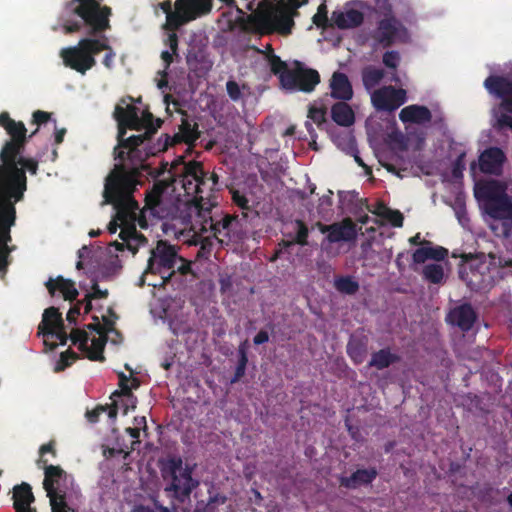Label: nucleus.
Returning <instances> with one entry per match:
<instances>
[{
	"label": "nucleus",
	"instance_id": "obj_1",
	"mask_svg": "<svg viewBox=\"0 0 512 512\" xmlns=\"http://www.w3.org/2000/svg\"><path fill=\"white\" fill-rule=\"evenodd\" d=\"M0 126L10 136L0 151V275L3 277L12 262L11 253L16 249L12 242L11 228L16 224V203L24 198L27 190L28 171L38 172L39 161L24 157L25 146L38 132L36 128L27 135L22 121L12 119L8 112L0 113Z\"/></svg>",
	"mask_w": 512,
	"mask_h": 512
},
{
	"label": "nucleus",
	"instance_id": "obj_2",
	"mask_svg": "<svg viewBox=\"0 0 512 512\" xmlns=\"http://www.w3.org/2000/svg\"><path fill=\"white\" fill-rule=\"evenodd\" d=\"M111 14V8L102 6L99 0H70L66 3L60 15L65 33L86 30L90 36L80 39L75 46L60 50L66 67L85 75L96 65L95 56L106 47L95 37L110 29Z\"/></svg>",
	"mask_w": 512,
	"mask_h": 512
},
{
	"label": "nucleus",
	"instance_id": "obj_3",
	"mask_svg": "<svg viewBox=\"0 0 512 512\" xmlns=\"http://www.w3.org/2000/svg\"><path fill=\"white\" fill-rule=\"evenodd\" d=\"M141 183L137 170H127L123 164H115L105 178L104 203L112 204L116 211L115 217L108 224L110 234L117 232L120 226L118 221L125 224L135 219L139 206L133 194Z\"/></svg>",
	"mask_w": 512,
	"mask_h": 512
},
{
	"label": "nucleus",
	"instance_id": "obj_4",
	"mask_svg": "<svg viewBox=\"0 0 512 512\" xmlns=\"http://www.w3.org/2000/svg\"><path fill=\"white\" fill-rule=\"evenodd\" d=\"M214 204L210 199L200 197L186 204L185 224L193 226V218L201 232H211L221 243L236 242L241 239V224L237 216L225 214L220 219L212 215Z\"/></svg>",
	"mask_w": 512,
	"mask_h": 512
},
{
	"label": "nucleus",
	"instance_id": "obj_5",
	"mask_svg": "<svg viewBox=\"0 0 512 512\" xmlns=\"http://www.w3.org/2000/svg\"><path fill=\"white\" fill-rule=\"evenodd\" d=\"M128 125L126 123H118L117 146L114 148V159L119 160L118 164L125 165L127 170L136 169L138 179L142 176V171L147 170L148 166L144 163L149 154L154 155L156 152L165 151L170 144V137L165 134V141L159 144L154 151H143L147 147L145 145V135H132L125 137Z\"/></svg>",
	"mask_w": 512,
	"mask_h": 512
},
{
	"label": "nucleus",
	"instance_id": "obj_6",
	"mask_svg": "<svg viewBox=\"0 0 512 512\" xmlns=\"http://www.w3.org/2000/svg\"><path fill=\"white\" fill-rule=\"evenodd\" d=\"M162 478L166 483L165 493L179 503L190 498L200 482L192 477L193 467L184 465L180 456L172 455L159 461Z\"/></svg>",
	"mask_w": 512,
	"mask_h": 512
},
{
	"label": "nucleus",
	"instance_id": "obj_7",
	"mask_svg": "<svg viewBox=\"0 0 512 512\" xmlns=\"http://www.w3.org/2000/svg\"><path fill=\"white\" fill-rule=\"evenodd\" d=\"M379 15L383 17L376 22V26L367 36L369 46L374 52L408 42V29L393 12L380 13Z\"/></svg>",
	"mask_w": 512,
	"mask_h": 512
},
{
	"label": "nucleus",
	"instance_id": "obj_8",
	"mask_svg": "<svg viewBox=\"0 0 512 512\" xmlns=\"http://www.w3.org/2000/svg\"><path fill=\"white\" fill-rule=\"evenodd\" d=\"M475 197L484 202L486 213L493 219L512 215V198L505 193L503 185L497 180L477 184Z\"/></svg>",
	"mask_w": 512,
	"mask_h": 512
},
{
	"label": "nucleus",
	"instance_id": "obj_9",
	"mask_svg": "<svg viewBox=\"0 0 512 512\" xmlns=\"http://www.w3.org/2000/svg\"><path fill=\"white\" fill-rule=\"evenodd\" d=\"M258 7L259 24L267 32L289 35L295 25L293 13L287 10L286 0H262Z\"/></svg>",
	"mask_w": 512,
	"mask_h": 512
},
{
	"label": "nucleus",
	"instance_id": "obj_10",
	"mask_svg": "<svg viewBox=\"0 0 512 512\" xmlns=\"http://www.w3.org/2000/svg\"><path fill=\"white\" fill-rule=\"evenodd\" d=\"M178 259V252L174 245L166 240H159L156 247L151 249L147 262L146 273L157 274L161 277L160 283H149L153 287L164 286L170 282L175 274L174 267Z\"/></svg>",
	"mask_w": 512,
	"mask_h": 512
},
{
	"label": "nucleus",
	"instance_id": "obj_11",
	"mask_svg": "<svg viewBox=\"0 0 512 512\" xmlns=\"http://www.w3.org/2000/svg\"><path fill=\"white\" fill-rule=\"evenodd\" d=\"M369 9V4L363 0H354L348 3L344 11H333L331 20L339 29H351L359 27L364 21V10Z\"/></svg>",
	"mask_w": 512,
	"mask_h": 512
},
{
	"label": "nucleus",
	"instance_id": "obj_12",
	"mask_svg": "<svg viewBox=\"0 0 512 512\" xmlns=\"http://www.w3.org/2000/svg\"><path fill=\"white\" fill-rule=\"evenodd\" d=\"M407 101L406 91L402 88L384 86L375 90L371 95V102L378 111L392 112Z\"/></svg>",
	"mask_w": 512,
	"mask_h": 512
},
{
	"label": "nucleus",
	"instance_id": "obj_13",
	"mask_svg": "<svg viewBox=\"0 0 512 512\" xmlns=\"http://www.w3.org/2000/svg\"><path fill=\"white\" fill-rule=\"evenodd\" d=\"M320 82V74L317 70L299 68L286 72L281 76V83L285 88L297 89L303 92H312Z\"/></svg>",
	"mask_w": 512,
	"mask_h": 512
},
{
	"label": "nucleus",
	"instance_id": "obj_14",
	"mask_svg": "<svg viewBox=\"0 0 512 512\" xmlns=\"http://www.w3.org/2000/svg\"><path fill=\"white\" fill-rule=\"evenodd\" d=\"M43 468L45 476L43 488L50 500L51 508L67 505L65 492L56 487L59 481L66 477V472L60 466L55 465L43 464Z\"/></svg>",
	"mask_w": 512,
	"mask_h": 512
},
{
	"label": "nucleus",
	"instance_id": "obj_15",
	"mask_svg": "<svg viewBox=\"0 0 512 512\" xmlns=\"http://www.w3.org/2000/svg\"><path fill=\"white\" fill-rule=\"evenodd\" d=\"M483 85L490 95L501 100L500 109L512 113V79L502 75H490Z\"/></svg>",
	"mask_w": 512,
	"mask_h": 512
},
{
	"label": "nucleus",
	"instance_id": "obj_16",
	"mask_svg": "<svg viewBox=\"0 0 512 512\" xmlns=\"http://www.w3.org/2000/svg\"><path fill=\"white\" fill-rule=\"evenodd\" d=\"M477 314L470 303H463L452 308L446 316V322L457 326L463 332L472 329L476 322Z\"/></svg>",
	"mask_w": 512,
	"mask_h": 512
},
{
	"label": "nucleus",
	"instance_id": "obj_17",
	"mask_svg": "<svg viewBox=\"0 0 512 512\" xmlns=\"http://www.w3.org/2000/svg\"><path fill=\"white\" fill-rule=\"evenodd\" d=\"M506 155L499 147H489L479 156V168L484 174L499 175Z\"/></svg>",
	"mask_w": 512,
	"mask_h": 512
},
{
	"label": "nucleus",
	"instance_id": "obj_18",
	"mask_svg": "<svg viewBox=\"0 0 512 512\" xmlns=\"http://www.w3.org/2000/svg\"><path fill=\"white\" fill-rule=\"evenodd\" d=\"M45 287L51 297H54L59 292L66 301H74L79 295L75 282L61 275L55 278L49 277L45 282Z\"/></svg>",
	"mask_w": 512,
	"mask_h": 512
},
{
	"label": "nucleus",
	"instance_id": "obj_19",
	"mask_svg": "<svg viewBox=\"0 0 512 512\" xmlns=\"http://www.w3.org/2000/svg\"><path fill=\"white\" fill-rule=\"evenodd\" d=\"M356 225L350 218L341 222L330 224V230L326 236L329 243H338L341 241H352L356 238Z\"/></svg>",
	"mask_w": 512,
	"mask_h": 512
},
{
	"label": "nucleus",
	"instance_id": "obj_20",
	"mask_svg": "<svg viewBox=\"0 0 512 512\" xmlns=\"http://www.w3.org/2000/svg\"><path fill=\"white\" fill-rule=\"evenodd\" d=\"M403 123L426 124L432 120L431 111L423 105L412 104L404 107L399 113Z\"/></svg>",
	"mask_w": 512,
	"mask_h": 512
},
{
	"label": "nucleus",
	"instance_id": "obj_21",
	"mask_svg": "<svg viewBox=\"0 0 512 512\" xmlns=\"http://www.w3.org/2000/svg\"><path fill=\"white\" fill-rule=\"evenodd\" d=\"M331 96L341 101H348L353 97L352 85L348 76L342 72H334L330 80Z\"/></svg>",
	"mask_w": 512,
	"mask_h": 512
},
{
	"label": "nucleus",
	"instance_id": "obj_22",
	"mask_svg": "<svg viewBox=\"0 0 512 512\" xmlns=\"http://www.w3.org/2000/svg\"><path fill=\"white\" fill-rule=\"evenodd\" d=\"M378 471L374 467L357 469L349 477H341L340 485L347 489H356L361 485L371 484L377 477Z\"/></svg>",
	"mask_w": 512,
	"mask_h": 512
},
{
	"label": "nucleus",
	"instance_id": "obj_23",
	"mask_svg": "<svg viewBox=\"0 0 512 512\" xmlns=\"http://www.w3.org/2000/svg\"><path fill=\"white\" fill-rule=\"evenodd\" d=\"M346 351L355 365L363 363L368 352V337L352 335L347 343Z\"/></svg>",
	"mask_w": 512,
	"mask_h": 512
},
{
	"label": "nucleus",
	"instance_id": "obj_24",
	"mask_svg": "<svg viewBox=\"0 0 512 512\" xmlns=\"http://www.w3.org/2000/svg\"><path fill=\"white\" fill-rule=\"evenodd\" d=\"M169 184L165 181H156L152 188L147 191L145 197L144 209L150 210L153 215L160 216L159 208L162 204V197Z\"/></svg>",
	"mask_w": 512,
	"mask_h": 512
},
{
	"label": "nucleus",
	"instance_id": "obj_25",
	"mask_svg": "<svg viewBox=\"0 0 512 512\" xmlns=\"http://www.w3.org/2000/svg\"><path fill=\"white\" fill-rule=\"evenodd\" d=\"M207 173L203 169V165L197 161H190L184 166V177L192 178L195 181V198L191 201L194 202L200 197L203 192L202 187L205 186V177Z\"/></svg>",
	"mask_w": 512,
	"mask_h": 512
},
{
	"label": "nucleus",
	"instance_id": "obj_26",
	"mask_svg": "<svg viewBox=\"0 0 512 512\" xmlns=\"http://www.w3.org/2000/svg\"><path fill=\"white\" fill-rule=\"evenodd\" d=\"M114 118L118 123H126L129 129L139 131V109L134 105L122 107L117 105L114 110Z\"/></svg>",
	"mask_w": 512,
	"mask_h": 512
},
{
	"label": "nucleus",
	"instance_id": "obj_27",
	"mask_svg": "<svg viewBox=\"0 0 512 512\" xmlns=\"http://www.w3.org/2000/svg\"><path fill=\"white\" fill-rule=\"evenodd\" d=\"M35 501L34 494L32 492L31 486L22 482L19 485L14 486L13 488V508L23 509L30 508L31 504Z\"/></svg>",
	"mask_w": 512,
	"mask_h": 512
},
{
	"label": "nucleus",
	"instance_id": "obj_28",
	"mask_svg": "<svg viewBox=\"0 0 512 512\" xmlns=\"http://www.w3.org/2000/svg\"><path fill=\"white\" fill-rule=\"evenodd\" d=\"M333 121L343 127L351 126L355 121V114L349 104L345 101L335 103L331 107Z\"/></svg>",
	"mask_w": 512,
	"mask_h": 512
},
{
	"label": "nucleus",
	"instance_id": "obj_29",
	"mask_svg": "<svg viewBox=\"0 0 512 512\" xmlns=\"http://www.w3.org/2000/svg\"><path fill=\"white\" fill-rule=\"evenodd\" d=\"M62 314L56 307H49L44 310L42 321L38 327V334L46 336L47 333L53 332V328L59 325H63Z\"/></svg>",
	"mask_w": 512,
	"mask_h": 512
},
{
	"label": "nucleus",
	"instance_id": "obj_30",
	"mask_svg": "<svg viewBox=\"0 0 512 512\" xmlns=\"http://www.w3.org/2000/svg\"><path fill=\"white\" fill-rule=\"evenodd\" d=\"M164 45L169 47V50H164L161 52V59L164 62V74H166V70L169 69L170 65L173 63L174 60L179 61V51H178V45H179V38L176 32H170L167 34L166 38L164 39Z\"/></svg>",
	"mask_w": 512,
	"mask_h": 512
},
{
	"label": "nucleus",
	"instance_id": "obj_31",
	"mask_svg": "<svg viewBox=\"0 0 512 512\" xmlns=\"http://www.w3.org/2000/svg\"><path fill=\"white\" fill-rule=\"evenodd\" d=\"M399 361L400 356L391 352L390 348L387 347L372 353L368 366L374 367L377 370H383Z\"/></svg>",
	"mask_w": 512,
	"mask_h": 512
},
{
	"label": "nucleus",
	"instance_id": "obj_32",
	"mask_svg": "<svg viewBox=\"0 0 512 512\" xmlns=\"http://www.w3.org/2000/svg\"><path fill=\"white\" fill-rule=\"evenodd\" d=\"M175 11L199 13V17L210 13L208 0H176Z\"/></svg>",
	"mask_w": 512,
	"mask_h": 512
},
{
	"label": "nucleus",
	"instance_id": "obj_33",
	"mask_svg": "<svg viewBox=\"0 0 512 512\" xmlns=\"http://www.w3.org/2000/svg\"><path fill=\"white\" fill-rule=\"evenodd\" d=\"M197 18H199V13H182L179 11H174L173 13H168V16L166 17V23L163 25V28L171 32H176V30H178L182 25Z\"/></svg>",
	"mask_w": 512,
	"mask_h": 512
},
{
	"label": "nucleus",
	"instance_id": "obj_34",
	"mask_svg": "<svg viewBox=\"0 0 512 512\" xmlns=\"http://www.w3.org/2000/svg\"><path fill=\"white\" fill-rule=\"evenodd\" d=\"M139 120V131L145 129V132L141 135H145V143H147L162 125V120L159 118L155 119L153 114L148 110L142 112V115L139 116ZM145 145L147 146V144Z\"/></svg>",
	"mask_w": 512,
	"mask_h": 512
},
{
	"label": "nucleus",
	"instance_id": "obj_35",
	"mask_svg": "<svg viewBox=\"0 0 512 512\" xmlns=\"http://www.w3.org/2000/svg\"><path fill=\"white\" fill-rule=\"evenodd\" d=\"M108 412V417L112 420H115L118 414V403L116 400H113V402L110 405H98L93 410H88L85 414L88 422L94 424L99 421V417L102 413Z\"/></svg>",
	"mask_w": 512,
	"mask_h": 512
},
{
	"label": "nucleus",
	"instance_id": "obj_36",
	"mask_svg": "<svg viewBox=\"0 0 512 512\" xmlns=\"http://www.w3.org/2000/svg\"><path fill=\"white\" fill-rule=\"evenodd\" d=\"M385 72L381 68L366 66L362 70V82L366 89L376 87L384 78Z\"/></svg>",
	"mask_w": 512,
	"mask_h": 512
},
{
	"label": "nucleus",
	"instance_id": "obj_37",
	"mask_svg": "<svg viewBox=\"0 0 512 512\" xmlns=\"http://www.w3.org/2000/svg\"><path fill=\"white\" fill-rule=\"evenodd\" d=\"M107 342V334L99 335L97 338H93L91 340V349L88 347V350L85 351L87 353L88 359L91 361H105L104 357V347Z\"/></svg>",
	"mask_w": 512,
	"mask_h": 512
},
{
	"label": "nucleus",
	"instance_id": "obj_38",
	"mask_svg": "<svg viewBox=\"0 0 512 512\" xmlns=\"http://www.w3.org/2000/svg\"><path fill=\"white\" fill-rule=\"evenodd\" d=\"M491 229L497 237L510 238L512 236V215L494 220Z\"/></svg>",
	"mask_w": 512,
	"mask_h": 512
},
{
	"label": "nucleus",
	"instance_id": "obj_39",
	"mask_svg": "<svg viewBox=\"0 0 512 512\" xmlns=\"http://www.w3.org/2000/svg\"><path fill=\"white\" fill-rule=\"evenodd\" d=\"M422 275L426 281L432 284H440L444 279V269L441 264H427L423 267Z\"/></svg>",
	"mask_w": 512,
	"mask_h": 512
},
{
	"label": "nucleus",
	"instance_id": "obj_40",
	"mask_svg": "<svg viewBox=\"0 0 512 512\" xmlns=\"http://www.w3.org/2000/svg\"><path fill=\"white\" fill-rule=\"evenodd\" d=\"M334 286L338 292L347 295H353L359 290V283L351 276L337 277Z\"/></svg>",
	"mask_w": 512,
	"mask_h": 512
},
{
	"label": "nucleus",
	"instance_id": "obj_41",
	"mask_svg": "<svg viewBox=\"0 0 512 512\" xmlns=\"http://www.w3.org/2000/svg\"><path fill=\"white\" fill-rule=\"evenodd\" d=\"M293 227L295 232L293 235L294 242L300 246L308 245L309 228L307 224L301 219H296L293 222Z\"/></svg>",
	"mask_w": 512,
	"mask_h": 512
},
{
	"label": "nucleus",
	"instance_id": "obj_42",
	"mask_svg": "<svg viewBox=\"0 0 512 512\" xmlns=\"http://www.w3.org/2000/svg\"><path fill=\"white\" fill-rule=\"evenodd\" d=\"M180 133L182 140L187 144H192L199 137L197 124H192L188 119H182Z\"/></svg>",
	"mask_w": 512,
	"mask_h": 512
},
{
	"label": "nucleus",
	"instance_id": "obj_43",
	"mask_svg": "<svg viewBox=\"0 0 512 512\" xmlns=\"http://www.w3.org/2000/svg\"><path fill=\"white\" fill-rule=\"evenodd\" d=\"M459 275L470 287L477 286L480 283V275L473 270L472 265L463 263L459 268Z\"/></svg>",
	"mask_w": 512,
	"mask_h": 512
},
{
	"label": "nucleus",
	"instance_id": "obj_44",
	"mask_svg": "<svg viewBox=\"0 0 512 512\" xmlns=\"http://www.w3.org/2000/svg\"><path fill=\"white\" fill-rule=\"evenodd\" d=\"M268 49L271 51V55L269 56V65L271 71L275 75H279L281 78L282 75L286 72H292V70L288 69L286 62L282 61L281 58L273 53V48L271 45H268Z\"/></svg>",
	"mask_w": 512,
	"mask_h": 512
},
{
	"label": "nucleus",
	"instance_id": "obj_45",
	"mask_svg": "<svg viewBox=\"0 0 512 512\" xmlns=\"http://www.w3.org/2000/svg\"><path fill=\"white\" fill-rule=\"evenodd\" d=\"M383 212H381V217L385 218L392 226L394 227H402L404 217L403 214L399 210H392L386 205H381Z\"/></svg>",
	"mask_w": 512,
	"mask_h": 512
},
{
	"label": "nucleus",
	"instance_id": "obj_46",
	"mask_svg": "<svg viewBox=\"0 0 512 512\" xmlns=\"http://www.w3.org/2000/svg\"><path fill=\"white\" fill-rule=\"evenodd\" d=\"M401 62V55L396 50H386L382 56L383 65L394 72L397 71Z\"/></svg>",
	"mask_w": 512,
	"mask_h": 512
},
{
	"label": "nucleus",
	"instance_id": "obj_47",
	"mask_svg": "<svg viewBox=\"0 0 512 512\" xmlns=\"http://www.w3.org/2000/svg\"><path fill=\"white\" fill-rule=\"evenodd\" d=\"M78 359V354L71 349L60 354V358L55 365V372L64 371L67 367L71 366L73 362Z\"/></svg>",
	"mask_w": 512,
	"mask_h": 512
},
{
	"label": "nucleus",
	"instance_id": "obj_48",
	"mask_svg": "<svg viewBox=\"0 0 512 512\" xmlns=\"http://www.w3.org/2000/svg\"><path fill=\"white\" fill-rule=\"evenodd\" d=\"M69 338L74 345L78 344V348L82 352L88 350L89 334L85 330L73 329Z\"/></svg>",
	"mask_w": 512,
	"mask_h": 512
},
{
	"label": "nucleus",
	"instance_id": "obj_49",
	"mask_svg": "<svg viewBox=\"0 0 512 512\" xmlns=\"http://www.w3.org/2000/svg\"><path fill=\"white\" fill-rule=\"evenodd\" d=\"M308 118L311 119L318 127L326 122V110L323 107L310 106Z\"/></svg>",
	"mask_w": 512,
	"mask_h": 512
},
{
	"label": "nucleus",
	"instance_id": "obj_50",
	"mask_svg": "<svg viewBox=\"0 0 512 512\" xmlns=\"http://www.w3.org/2000/svg\"><path fill=\"white\" fill-rule=\"evenodd\" d=\"M120 390H116L112 393L111 399L115 400L114 397H125L129 402H131L132 409L136 408V397L132 393V387L130 385L119 386Z\"/></svg>",
	"mask_w": 512,
	"mask_h": 512
},
{
	"label": "nucleus",
	"instance_id": "obj_51",
	"mask_svg": "<svg viewBox=\"0 0 512 512\" xmlns=\"http://www.w3.org/2000/svg\"><path fill=\"white\" fill-rule=\"evenodd\" d=\"M226 91L229 98L234 102H238L243 98L241 88L235 80H228L226 82Z\"/></svg>",
	"mask_w": 512,
	"mask_h": 512
},
{
	"label": "nucleus",
	"instance_id": "obj_52",
	"mask_svg": "<svg viewBox=\"0 0 512 512\" xmlns=\"http://www.w3.org/2000/svg\"><path fill=\"white\" fill-rule=\"evenodd\" d=\"M119 238L125 242V244L130 240L137 241L140 239L138 237V231L134 224L127 225L121 228V231L119 233Z\"/></svg>",
	"mask_w": 512,
	"mask_h": 512
},
{
	"label": "nucleus",
	"instance_id": "obj_53",
	"mask_svg": "<svg viewBox=\"0 0 512 512\" xmlns=\"http://www.w3.org/2000/svg\"><path fill=\"white\" fill-rule=\"evenodd\" d=\"M328 11L325 3L319 5L317 13L312 17L313 23L317 27H326L328 22Z\"/></svg>",
	"mask_w": 512,
	"mask_h": 512
},
{
	"label": "nucleus",
	"instance_id": "obj_54",
	"mask_svg": "<svg viewBox=\"0 0 512 512\" xmlns=\"http://www.w3.org/2000/svg\"><path fill=\"white\" fill-rule=\"evenodd\" d=\"M100 40V43L103 44L106 48H103L102 51H106L105 55H104V58H103V65L108 68V69H111L112 66H113V62H114V59H115V52L113 51L112 47L108 44V41L106 38H102V39H99Z\"/></svg>",
	"mask_w": 512,
	"mask_h": 512
},
{
	"label": "nucleus",
	"instance_id": "obj_55",
	"mask_svg": "<svg viewBox=\"0 0 512 512\" xmlns=\"http://www.w3.org/2000/svg\"><path fill=\"white\" fill-rule=\"evenodd\" d=\"M46 453H50L53 457H56L57 452H56V449H55V441L54 440H51L48 443L43 444L40 447V449H39L40 458L37 461L38 466H40L41 464H47L48 463V460L44 458V455Z\"/></svg>",
	"mask_w": 512,
	"mask_h": 512
},
{
	"label": "nucleus",
	"instance_id": "obj_56",
	"mask_svg": "<svg viewBox=\"0 0 512 512\" xmlns=\"http://www.w3.org/2000/svg\"><path fill=\"white\" fill-rule=\"evenodd\" d=\"M232 201L235 205H237L242 210H249V199L244 193H241L239 190H231Z\"/></svg>",
	"mask_w": 512,
	"mask_h": 512
},
{
	"label": "nucleus",
	"instance_id": "obj_57",
	"mask_svg": "<svg viewBox=\"0 0 512 512\" xmlns=\"http://www.w3.org/2000/svg\"><path fill=\"white\" fill-rule=\"evenodd\" d=\"M45 337H52L59 340V344L64 346L67 344L69 336L66 333L65 326L59 325L53 328V332L47 333Z\"/></svg>",
	"mask_w": 512,
	"mask_h": 512
},
{
	"label": "nucleus",
	"instance_id": "obj_58",
	"mask_svg": "<svg viewBox=\"0 0 512 512\" xmlns=\"http://www.w3.org/2000/svg\"><path fill=\"white\" fill-rule=\"evenodd\" d=\"M248 363V341L241 342L238 347V362L237 365L247 367Z\"/></svg>",
	"mask_w": 512,
	"mask_h": 512
},
{
	"label": "nucleus",
	"instance_id": "obj_59",
	"mask_svg": "<svg viewBox=\"0 0 512 512\" xmlns=\"http://www.w3.org/2000/svg\"><path fill=\"white\" fill-rule=\"evenodd\" d=\"M50 119L51 113L42 110H36L32 114L31 123L37 126H41L42 124L47 123Z\"/></svg>",
	"mask_w": 512,
	"mask_h": 512
},
{
	"label": "nucleus",
	"instance_id": "obj_60",
	"mask_svg": "<svg viewBox=\"0 0 512 512\" xmlns=\"http://www.w3.org/2000/svg\"><path fill=\"white\" fill-rule=\"evenodd\" d=\"M497 130H503L505 128H508L512 130V115H508L506 113H501L497 117V122L495 125Z\"/></svg>",
	"mask_w": 512,
	"mask_h": 512
},
{
	"label": "nucleus",
	"instance_id": "obj_61",
	"mask_svg": "<svg viewBox=\"0 0 512 512\" xmlns=\"http://www.w3.org/2000/svg\"><path fill=\"white\" fill-rule=\"evenodd\" d=\"M428 251L429 258L436 261H441L448 255V250L441 246L428 247Z\"/></svg>",
	"mask_w": 512,
	"mask_h": 512
},
{
	"label": "nucleus",
	"instance_id": "obj_62",
	"mask_svg": "<svg viewBox=\"0 0 512 512\" xmlns=\"http://www.w3.org/2000/svg\"><path fill=\"white\" fill-rule=\"evenodd\" d=\"M412 258L413 262L416 264L424 263L426 260L430 259L428 247H421L416 249L412 255Z\"/></svg>",
	"mask_w": 512,
	"mask_h": 512
},
{
	"label": "nucleus",
	"instance_id": "obj_63",
	"mask_svg": "<svg viewBox=\"0 0 512 512\" xmlns=\"http://www.w3.org/2000/svg\"><path fill=\"white\" fill-rule=\"evenodd\" d=\"M374 9L377 14L393 12L392 5L389 0H373Z\"/></svg>",
	"mask_w": 512,
	"mask_h": 512
},
{
	"label": "nucleus",
	"instance_id": "obj_64",
	"mask_svg": "<svg viewBox=\"0 0 512 512\" xmlns=\"http://www.w3.org/2000/svg\"><path fill=\"white\" fill-rule=\"evenodd\" d=\"M227 501V497L223 494L216 493L214 495H210L207 502V509L213 510L216 505H223Z\"/></svg>",
	"mask_w": 512,
	"mask_h": 512
}]
</instances>
